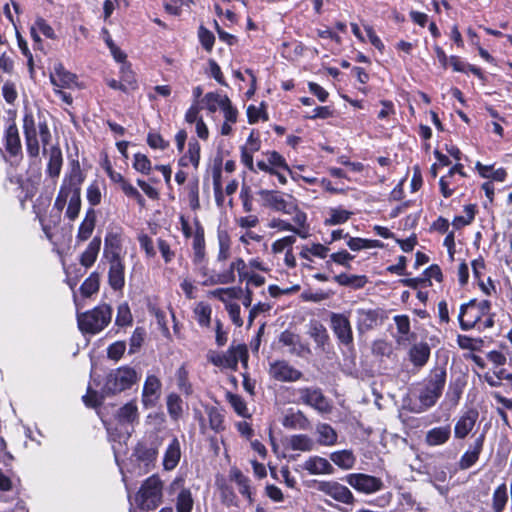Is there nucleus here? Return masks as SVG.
I'll list each match as a JSON object with an SVG mask.
<instances>
[{
  "instance_id": "nucleus-1",
  "label": "nucleus",
  "mask_w": 512,
  "mask_h": 512,
  "mask_svg": "<svg viewBox=\"0 0 512 512\" xmlns=\"http://www.w3.org/2000/svg\"><path fill=\"white\" fill-rule=\"evenodd\" d=\"M84 181V175L82 173L80 164L78 161L71 163L70 171L65 174L60 190L54 202V208L59 213L65 208L67 201L72 198H76L81 195V184Z\"/></svg>"
},
{
  "instance_id": "nucleus-2",
  "label": "nucleus",
  "mask_w": 512,
  "mask_h": 512,
  "mask_svg": "<svg viewBox=\"0 0 512 512\" xmlns=\"http://www.w3.org/2000/svg\"><path fill=\"white\" fill-rule=\"evenodd\" d=\"M112 313L113 309L109 304H100L77 315L78 327L83 333L98 334L109 325Z\"/></svg>"
},
{
  "instance_id": "nucleus-3",
  "label": "nucleus",
  "mask_w": 512,
  "mask_h": 512,
  "mask_svg": "<svg viewBox=\"0 0 512 512\" xmlns=\"http://www.w3.org/2000/svg\"><path fill=\"white\" fill-rule=\"evenodd\" d=\"M140 379L137 371L128 366H120L110 370L106 375L103 392L107 395H116L130 389Z\"/></svg>"
},
{
  "instance_id": "nucleus-4",
  "label": "nucleus",
  "mask_w": 512,
  "mask_h": 512,
  "mask_svg": "<svg viewBox=\"0 0 512 512\" xmlns=\"http://www.w3.org/2000/svg\"><path fill=\"white\" fill-rule=\"evenodd\" d=\"M446 375L444 367H435L431 370L426 386L419 395L421 409L418 412L427 410L436 404L442 395L446 383Z\"/></svg>"
},
{
  "instance_id": "nucleus-5",
  "label": "nucleus",
  "mask_w": 512,
  "mask_h": 512,
  "mask_svg": "<svg viewBox=\"0 0 512 512\" xmlns=\"http://www.w3.org/2000/svg\"><path fill=\"white\" fill-rule=\"evenodd\" d=\"M162 482L158 476L147 478L141 485L136 501L140 510L148 512L156 509L162 500Z\"/></svg>"
},
{
  "instance_id": "nucleus-6",
  "label": "nucleus",
  "mask_w": 512,
  "mask_h": 512,
  "mask_svg": "<svg viewBox=\"0 0 512 512\" xmlns=\"http://www.w3.org/2000/svg\"><path fill=\"white\" fill-rule=\"evenodd\" d=\"M168 496L175 504L176 512H192L194 497L190 488L186 487L182 477H176L166 489Z\"/></svg>"
},
{
  "instance_id": "nucleus-7",
  "label": "nucleus",
  "mask_w": 512,
  "mask_h": 512,
  "mask_svg": "<svg viewBox=\"0 0 512 512\" xmlns=\"http://www.w3.org/2000/svg\"><path fill=\"white\" fill-rule=\"evenodd\" d=\"M330 328L340 345H343L348 349L353 348V330L349 317L346 314L331 312Z\"/></svg>"
},
{
  "instance_id": "nucleus-8",
  "label": "nucleus",
  "mask_w": 512,
  "mask_h": 512,
  "mask_svg": "<svg viewBox=\"0 0 512 512\" xmlns=\"http://www.w3.org/2000/svg\"><path fill=\"white\" fill-rule=\"evenodd\" d=\"M258 194L266 207L284 214H293L296 211L295 199L291 195L267 189L260 190Z\"/></svg>"
},
{
  "instance_id": "nucleus-9",
  "label": "nucleus",
  "mask_w": 512,
  "mask_h": 512,
  "mask_svg": "<svg viewBox=\"0 0 512 512\" xmlns=\"http://www.w3.org/2000/svg\"><path fill=\"white\" fill-rule=\"evenodd\" d=\"M315 484L319 492H322L337 502L346 505H352L355 502V497L350 489L337 481H315Z\"/></svg>"
},
{
  "instance_id": "nucleus-10",
  "label": "nucleus",
  "mask_w": 512,
  "mask_h": 512,
  "mask_svg": "<svg viewBox=\"0 0 512 512\" xmlns=\"http://www.w3.org/2000/svg\"><path fill=\"white\" fill-rule=\"evenodd\" d=\"M346 482L358 492L373 494L383 489L380 478L364 473H352L346 476Z\"/></svg>"
},
{
  "instance_id": "nucleus-11",
  "label": "nucleus",
  "mask_w": 512,
  "mask_h": 512,
  "mask_svg": "<svg viewBox=\"0 0 512 512\" xmlns=\"http://www.w3.org/2000/svg\"><path fill=\"white\" fill-rule=\"evenodd\" d=\"M270 378L279 382H296L303 377V373L293 367L286 360H276L269 364Z\"/></svg>"
},
{
  "instance_id": "nucleus-12",
  "label": "nucleus",
  "mask_w": 512,
  "mask_h": 512,
  "mask_svg": "<svg viewBox=\"0 0 512 512\" xmlns=\"http://www.w3.org/2000/svg\"><path fill=\"white\" fill-rule=\"evenodd\" d=\"M23 131L24 136L39 135L44 147H46L51 140V133L47 123L42 121L40 118L38 122H36L31 112H25L23 118ZM44 152H46V148H44Z\"/></svg>"
},
{
  "instance_id": "nucleus-13",
  "label": "nucleus",
  "mask_w": 512,
  "mask_h": 512,
  "mask_svg": "<svg viewBox=\"0 0 512 512\" xmlns=\"http://www.w3.org/2000/svg\"><path fill=\"white\" fill-rule=\"evenodd\" d=\"M300 400L320 413H328L331 410V406L327 398L323 395L319 388L305 387L298 390Z\"/></svg>"
},
{
  "instance_id": "nucleus-14",
  "label": "nucleus",
  "mask_w": 512,
  "mask_h": 512,
  "mask_svg": "<svg viewBox=\"0 0 512 512\" xmlns=\"http://www.w3.org/2000/svg\"><path fill=\"white\" fill-rule=\"evenodd\" d=\"M482 317V313L476 307V300L461 305L458 319L462 330L467 331L477 325L481 328Z\"/></svg>"
},
{
  "instance_id": "nucleus-15",
  "label": "nucleus",
  "mask_w": 512,
  "mask_h": 512,
  "mask_svg": "<svg viewBox=\"0 0 512 512\" xmlns=\"http://www.w3.org/2000/svg\"><path fill=\"white\" fill-rule=\"evenodd\" d=\"M50 81L55 89H72L77 86V76L56 63L50 72Z\"/></svg>"
},
{
  "instance_id": "nucleus-16",
  "label": "nucleus",
  "mask_w": 512,
  "mask_h": 512,
  "mask_svg": "<svg viewBox=\"0 0 512 512\" xmlns=\"http://www.w3.org/2000/svg\"><path fill=\"white\" fill-rule=\"evenodd\" d=\"M122 229H110L104 240L103 257L105 259L123 258L122 255Z\"/></svg>"
},
{
  "instance_id": "nucleus-17",
  "label": "nucleus",
  "mask_w": 512,
  "mask_h": 512,
  "mask_svg": "<svg viewBox=\"0 0 512 512\" xmlns=\"http://www.w3.org/2000/svg\"><path fill=\"white\" fill-rule=\"evenodd\" d=\"M109 264L108 283L114 291H121L125 286V265L123 258L106 259Z\"/></svg>"
},
{
  "instance_id": "nucleus-18",
  "label": "nucleus",
  "mask_w": 512,
  "mask_h": 512,
  "mask_svg": "<svg viewBox=\"0 0 512 512\" xmlns=\"http://www.w3.org/2000/svg\"><path fill=\"white\" fill-rule=\"evenodd\" d=\"M279 342L289 347V353L298 357H304L311 353L309 346L301 341L298 334L285 330L279 336Z\"/></svg>"
},
{
  "instance_id": "nucleus-19",
  "label": "nucleus",
  "mask_w": 512,
  "mask_h": 512,
  "mask_svg": "<svg viewBox=\"0 0 512 512\" xmlns=\"http://www.w3.org/2000/svg\"><path fill=\"white\" fill-rule=\"evenodd\" d=\"M478 412L474 409H470L462 414L455 423L454 436L456 439H464L475 427L478 420Z\"/></svg>"
},
{
  "instance_id": "nucleus-20",
  "label": "nucleus",
  "mask_w": 512,
  "mask_h": 512,
  "mask_svg": "<svg viewBox=\"0 0 512 512\" xmlns=\"http://www.w3.org/2000/svg\"><path fill=\"white\" fill-rule=\"evenodd\" d=\"M485 435L480 434L474 441L473 445L467 450L459 460V468L466 470L472 467L479 459L480 453L483 449Z\"/></svg>"
},
{
  "instance_id": "nucleus-21",
  "label": "nucleus",
  "mask_w": 512,
  "mask_h": 512,
  "mask_svg": "<svg viewBox=\"0 0 512 512\" xmlns=\"http://www.w3.org/2000/svg\"><path fill=\"white\" fill-rule=\"evenodd\" d=\"M161 389V382L155 375H148L142 391V402L145 406H150L155 403L159 397Z\"/></svg>"
},
{
  "instance_id": "nucleus-22",
  "label": "nucleus",
  "mask_w": 512,
  "mask_h": 512,
  "mask_svg": "<svg viewBox=\"0 0 512 512\" xmlns=\"http://www.w3.org/2000/svg\"><path fill=\"white\" fill-rule=\"evenodd\" d=\"M303 468L307 470L312 475H320V474H332L334 472L333 466L330 462L320 456H312L308 458Z\"/></svg>"
},
{
  "instance_id": "nucleus-23",
  "label": "nucleus",
  "mask_w": 512,
  "mask_h": 512,
  "mask_svg": "<svg viewBox=\"0 0 512 512\" xmlns=\"http://www.w3.org/2000/svg\"><path fill=\"white\" fill-rule=\"evenodd\" d=\"M450 436V425L434 427L426 432L425 443L431 447L440 446L447 443Z\"/></svg>"
},
{
  "instance_id": "nucleus-24",
  "label": "nucleus",
  "mask_w": 512,
  "mask_h": 512,
  "mask_svg": "<svg viewBox=\"0 0 512 512\" xmlns=\"http://www.w3.org/2000/svg\"><path fill=\"white\" fill-rule=\"evenodd\" d=\"M394 322L397 328L396 343L399 346H407L413 336L410 332L409 317L407 315H397L394 317Z\"/></svg>"
},
{
  "instance_id": "nucleus-25",
  "label": "nucleus",
  "mask_w": 512,
  "mask_h": 512,
  "mask_svg": "<svg viewBox=\"0 0 512 512\" xmlns=\"http://www.w3.org/2000/svg\"><path fill=\"white\" fill-rule=\"evenodd\" d=\"M96 225V212L93 208L87 210L83 221L81 222L78 233L76 236L77 242H84L88 240Z\"/></svg>"
},
{
  "instance_id": "nucleus-26",
  "label": "nucleus",
  "mask_w": 512,
  "mask_h": 512,
  "mask_svg": "<svg viewBox=\"0 0 512 512\" xmlns=\"http://www.w3.org/2000/svg\"><path fill=\"white\" fill-rule=\"evenodd\" d=\"M5 148L11 156H17L21 150V141L15 123L10 124L5 131Z\"/></svg>"
},
{
  "instance_id": "nucleus-27",
  "label": "nucleus",
  "mask_w": 512,
  "mask_h": 512,
  "mask_svg": "<svg viewBox=\"0 0 512 512\" xmlns=\"http://www.w3.org/2000/svg\"><path fill=\"white\" fill-rule=\"evenodd\" d=\"M430 347L427 343L414 344L409 350V359L415 367H423L429 360Z\"/></svg>"
},
{
  "instance_id": "nucleus-28",
  "label": "nucleus",
  "mask_w": 512,
  "mask_h": 512,
  "mask_svg": "<svg viewBox=\"0 0 512 512\" xmlns=\"http://www.w3.org/2000/svg\"><path fill=\"white\" fill-rule=\"evenodd\" d=\"M63 164V157L61 149L57 146H53L49 150V160L46 168L47 175L56 180L61 172Z\"/></svg>"
},
{
  "instance_id": "nucleus-29",
  "label": "nucleus",
  "mask_w": 512,
  "mask_h": 512,
  "mask_svg": "<svg viewBox=\"0 0 512 512\" xmlns=\"http://www.w3.org/2000/svg\"><path fill=\"white\" fill-rule=\"evenodd\" d=\"M100 248L101 238L96 236L90 241L86 249L80 255V264L85 268H90L97 260Z\"/></svg>"
},
{
  "instance_id": "nucleus-30",
  "label": "nucleus",
  "mask_w": 512,
  "mask_h": 512,
  "mask_svg": "<svg viewBox=\"0 0 512 512\" xmlns=\"http://www.w3.org/2000/svg\"><path fill=\"white\" fill-rule=\"evenodd\" d=\"M180 457L181 449L179 440L177 438H173L164 455L163 466L165 470H173L179 463Z\"/></svg>"
},
{
  "instance_id": "nucleus-31",
  "label": "nucleus",
  "mask_w": 512,
  "mask_h": 512,
  "mask_svg": "<svg viewBox=\"0 0 512 512\" xmlns=\"http://www.w3.org/2000/svg\"><path fill=\"white\" fill-rule=\"evenodd\" d=\"M196 230L193 237L192 247L194 252V262L200 263L205 257V239H204V229L201 224L196 221Z\"/></svg>"
},
{
  "instance_id": "nucleus-32",
  "label": "nucleus",
  "mask_w": 512,
  "mask_h": 512,
  "mask_svg": "<svg viewBox=\"0 0 512 512\" xmlns=\"http://www.w3.org/2000/svg\"><path fill=\"white\" fill-rule=\"evenodd\" d=\"M331 461L343 470H349L354 467L356 457L352 450H340L330 454Z\"/></svg>"
},
{
  "instance_id": "nucleus-33",
  "label": "nucleus",
  "mask_w": 512,
  "mask_h": 512,
  "mask_svg": "<svg viewBox=\"0 0 512 512\" xmlns=\"http://www.w3.org/2000/svg\"><path fill=\"white\" fill-rule=\"evenodd\" d=\"M209 361L215 366L237 370V359L234 356L233 346H231L224 354H212Z\"/></svg>"
},
{
  "instance_id": "nucleus-34",
  "label": "nucleus",
  "mask_w": 512,
  "mask_h": 512,
  "mask_svg": "<svg viewBox=\"0 0 512 512\" xmlns=\"http://www.w3.org/2000/svg\"><path fill=\"white\" fill-rule=\"evenodd\" d=\"M318 443L323 446H332L337 443L338 435L335 429L329 424L322 423L317 425Z\"/></svg>"
},
{
  "instance_id": "nucleus-35",
  "label": "nucleus",
  "mask_w": 512,
  "mask_h": 512,
  "mask_svg": "<svg viewBox=\"0 0 512 512\" xmlns=\"http://www.w3.org/2000/svg\"><path fill=\"white\" fill-rule=\"evenodd\" d=\"M309 335L321 349L329 343V335L323 324L315 321L312 322L309 328Z\"/></svg>"
},
{
  "instance_id": "nucleus-36",
  "label": "nucleus",
  "mask_w": 512,
  "mask_h": 512,
  "mask_svg": "<svg viewBox=\"0 0 512 512\" xmlns=\"http://www.w3.org/2000/svg\"><path fill=\"white\" fill-rule=\"evenodd\" d=\"M508 502V492L505 483L498 485L492 494L493 512H503Z\"/></svg>"
},
{
  "instance_id": "nucleus-37",
  "label": "nucleus",
  "mask_w": 512,
  "mask_h": 512,
  "mask_svg": "<svg viewBox=\"0 0 512 512\" xmlns=\"http://www.w3.org/2000/svg\"><path fill=\"white\" fill-rule=\"evenodd\" d=\"M295 215L293 217L294 222V233L301 237L302 239H306L309 237V226L307 224V214L298 209L296 205V211L293 212Z\"/></svg>"
},
{
  "instance_id": "nucleus-38",
  "label": "nucleus",
  "mask_w": 512,
  "mask_h": 512,
  "mask_svg": "<svg viewBox=\"0 0 512 512\" xmlns=\"http://www.w3.org/2000/svg\"><path fill=\"white\" fill-rule=\"evenodd\" d=\"M242 292L243 290L240 287H228L215 289L210 292V295L221 302L228 304V300L240 298Z\"/></svg>"
},
{
  "instance_id": "nucleus-39",
  "label": "nucleus",
  "mask_w": 512,
  "mask_h": 512,
  "mask_svg": "<svg viewBox=\"0 0 512 512\" xmlns=\"http://www.w3.org/2000/svg\"><path fill=\"white\" fill-rule=\"evenodd\" d=\"M133 455L148 467L156 459L157 450L144 444H138Z\"/></svg>"
},
{
  "instance_id": "nucleus-40",
  "label": "nucleus",
  "mask_w": 512,
  "mask_h": 512,
  "mask_svg": "<svg viewBox=\"0 0 512 512\" xmlns=\"http://www.w3.org/2000/svg\"><path fill=\"white\" fill-rule=\"evenodd\" d=\"M118 420L122 423H133L138 419V408L135 401H130L121 407L117 413Z\"/></svg>"
},
{
  "instance_id": "nucleus-41",
  "label": "nucleus",
  "mask_w": 512,
  "mask_h": 512,
  "mask_svg": "<svg viewBox=\"0 0 512 512\" xmlns=\"http://www.w3.org/2000/svg\"><path fill=\"white\" fill-rule=\"evenodd\" d=\"M195 319L202 327H209L211 322L212 309L209 304L199 302L194 308Z\"/></svg>"
},
{
  "instance_id": "nucleus-42",
  "label": "nucleus",
  "mask_w": 512,
  "mask_h": 512,
  "mask_svg": "<svg viewBox=\"0 0 512 512\" xmlns=\"http://www.w3.org/2000/svg\"><path fill=\"white\" fill-rule=\"evenodd\" d=\"M206 414L208 416L209 426L213 431L220 432L224 430V416L217 407H206Z\"/></svg>"
},
{
  "instance_id": "nucleus-43",
  "label": "nucleus",
  "mask_w": 512,
  "mask_h": 512,
  "mask_svg": "<svg viewBox=\"0 0 512 512\" xmlns=\"http://www.w3.org/2000/svg\"><path fill=\"white\" fill-rule=\"evenodd\" d=\"M217 238L219 243L217 260L223 262L230 257V237L226 231L221 230L218 231Z\"/></svg>"
},
{
  "instance_id": "nucleus-44",
  "label": "nucleus",
  "mask_w": 512,
  "mask_h": 512,
  "mask_svg": "<svg viewBox=\"0 0 512 512\" xmlns=\"http://www.w3.org/2000/svg\"><path fill=\"white\" fill-rule=\"evenodd\" d=\"M232 480L238 485L239 492L248 498V500L251 502V491H250V485H249V479L242 474L239 470H233L231 474Z\"/></svg>"
},
{
  "instance_id": "nucleus-45",
  "label": "nucleus",
  "mask_w": 512,
  "mask_h": 512,
  "mask_svg": "<svg viewBox=\"0 0 512 512\" xmlns=\"http://www.w3.org/2000/svg\"><path fill=\"white\" fill-rule=\"evenodd\" d=\"M99 290V274L93 272L90 276L82 283L80 287L81 294L85 297H89Z\"/></svg>"
},
{
  "instance_id": "nucleus-46",
  "label": "nucleus",
  "mask_w": 512,
  "mask_h": 512,
  "mask_svg": "<svg viewBox=\"0 0 512 512\" xmlns=\"http://www.w3.org/2000/svg\"><path fill=\"white\" fill-rule=\"evenodd\" d=\"M291 448L300 451H312L314 442L307 435H294L290 439Z\"/></svg>"
},
{
  "instance_id": "nucleus-47",
  "label": "nucleus",
  "mask_w": 512,
  "mask_h": 512,
  "mask_svg": "<svg viewBox=\"0 0 512 512\" xmlns=\"http://www.w3.org/2000/svg\"><path fill=\"white\" fill-rule=\"evenodd\" d=\"M133 317L129 308L128 303H122L117 308V315L115 324L119 327L130 326L132 324Z\"/></svg>"
},
{
  "instance_id": "nucleus-48",
  "label": "nucleus",
  "mask_w": 512,
  "mask_h": 512,
  "mask_svg": "<svg viewBox=\"0 0 512 512\" xmlns=\"http://www.w3.org/2000/svg\"><path fill=\"white\" fill-rule=\"evenodd\" d=\"M167 410L171 418L178 420L182 415V400L177 394H170L167 397Z\"/></svg>"
},
{
  "instance_id": "nucleus-49",
  "label": "nucleus",
  "mask_w": 512,
  "mask_h": 512,
  "mask_svg": "<svg viewBox=\"0 0 512 512\" xmlns=\"http://www.w3.org/2000/svg\"><path fill=\"white\" fill-rule=\"evenodd\" d=\"M329 215L330 217L325 220V224L338 225L345 223L352 215V212L341 208H332L329 211Z\"/></svg>"
},
{
  "instance_id": "nucleus-50",
  "label": "nucleus",
  "mask_w": 512,
  "mask_h": 512,
  "mask_svg": "<svg viewBox=\"0 0 512 512\" xmlns=\"http://www.w3.org/2000/svg\"><path fill=\"white\" fill-rule=\"evenodd\" d=\"M133 168L142 174L149 175L152 170V164L145 154L136 153L133 159Z\"/></svg>"
},
{
  "instance_id": "nucleus-51",
  "label": "nucleus",
  "mask_w": 512,
  "mask_h": 512,
  "mask_svg": "<svg viewBox=\"0 0 512 512\" xmlns=\"http://www.w3.org/2000/svg\"><path fill=\"white\" fill-rule=\"evenodd\" d=\"M347 245L353 251L381 246L378 240H367L363 238H350Z\"/></svg>"
},
{
  "instance_id": "nucleus-52",
  "label": "nucleus",
  "mask_w": 512,
  "mask_h": 512,
  "mask_svg": "<svg viewBox=\"0 0 512 512\" xmlns=\"http://www.w3.org/2000/svg\"><path fill=\"white\" fill-rule=\"evenodd\" d=\"M465 216H456L453 219V226L456 229H459L461 227H464L466 225H469L474 217H475V206L474 205H467L464 207Z\"/></svg>"
},
{
  "instance_id": "nucleus-53",
  "label": "nucleus",
  "mask_w": 512,
  "mask_h": 512,
  "mask_svg": "<svg viewBox=\"0 0 512 512\" xmlns=\"http://www.w3.org/2000/svg\"><path fill=\"white\" fill-rule=\"evenodd\" d=\"M145 335V329L142 327H137L133 331L129 342V354H134L141 348Z\"/></svg>"
},
{
  "instance_id": "nucleus-54",
  "label": "nucleus",
  "mask_w": 512,
  "mask_h": 512,
  "mask_svg": "<svg viewBox=\"0 0 512 512\" xmlns=\"http://www.w3.org/2000/svg\"><path fill=\"white\" fill-rule=\"evenodd\" d=\"M235 273L228 269L222 273L211 276L204 285H216V284H231L235 281Z\"/></svg>"
},
{
  "instance_id": "nucleus-55",
  "label": "nucleus",
  "mask_w": 512,
  "mask_h": 512,
  "mask_svg": "<svg viewBox=\"0 0 512 512\" xmlns=\"http://www.w3.org/2000/svg\"><path fill=\"white\" fill-rule=\"evenodd\" d=\"M126 350L125 341H116L107 348V357L113 361H119Z\"/></svg>"
},
{
  "instance_id": "nucleus-56",
  "label": "nucleus",
  "mask_w": 512,
  "mask_h": 512,
  "mask_svg": "<svg viewBox=\"0 0 512 512\" xmlns=\"http://www.w3.org/2000/svg\"><path fill=\"white\" fill-rule=\"evenodd\" d=\"M220 109L224 113L225 121L235 123L238 111L232 106L230 99H220Z\"/></svg>"
},
{
  "instance_id": "nucleus-57",
  "label": "nucleus",
  "mask_w": 512,
  "mask_h": 512,
  "mask_svg": "<svg viewBox=\"0 0 512 512\" xmlns=\"http://www.w3.org/2000/svg\"><path fill=\"white\" fill-rule=\"evenodd\" d=\"M295 242L296 237L294 235L286 236L273 242L271 245V250L273 253L278 254L283 252L286 248L287 250L292 248V245Z\"/></svg>"
},
{
  "instance_id": "nucleus-58",
  "label": "nucleus",
  "mask_w": 512,
  "mask_h": 512,
  "mask_svg": "<svg viewBox=\"0 0 512 512\" xmlns=\"http://www.w3.org/2000/svg\"><path fill=\"white\" fill-rule=\"evenodd\" d=\"M198 36L203 48L210 52L213 49L215 42V37L213 33L205 27L201 26L199 28Z\"/></svg>"
},
{
  "instance_id": "nucleus-59",
  "label": "nucleus",
  "mask_w": 512,
  "mask_h": 512,
  "mask_svg": "<svg viewBox=\"0 0 512 512\" xmlns=\"http://www.w3.org/2000/svg\"><path fill=\"white\" fill-rule=\"evenodd\" d=\"M334 280L338 284L344 285V286L356 285L358 287H361L364 284L363 277H359V276H355V275H348V274H345V273L336 275L334 277Z\"/></svg>"
},
{
  "instance_id": "nucleus-60",
  "label": "nucleus",
  "mask_w": 512,
  "mask_h": 512,
  "mask_svg": "<svg viewBox=\"0 0 512 512\" xmlns=\"http://www.w3.org/2000/svg\"><path fill=\"white\" fill-rule=\"evenodd\" d=\"M186 156H188L189 162L197 168L200 161V145L197 141H190L188 144V151Z\"/></svg>"
},
{
  "instance_id": "nucleus-61",
  "label": "nucleus",
  "mask_w": 512,
  "mask_h": 512,
  "mask_svg": "<svg viewBox=\"0 0 512 512\" xmlns=\"http://www.w3.org/2000/svg\"><path fill=\"white\" fill-rule=\"evenodd\" d=\"M67 203L68 206L65 213L66 217L71 221H74L78 217L81 209V195L76 198H72L70 201H67Z\"/></svg>"
},
{
  "instance_id": "nucleus-62",
  "label": "nucleus",
  "mask_w": 512,
  "mask_h": 512,
  "mask_svg": "<svg viewBox=\"0 0 512 512\" xmlns=\"http://www.w3.org/2000/svg\"><path fill=\"white\" fill-rule=\"evenodd\" d=\"M362 324L371 328L377 323L378 313L375 310H358Z\"/></svg>"
},
{
  "instance_id": "nucleus-63",
  "label": "nucleus",
  "mask_w": 512,
  "mask_h": 512,
  "mask_svg": "<svg viewBox=\"0 0 512 512\" xmlns=\"http://www.w3.org/2000/svg\"><path fill=\"white\" fill-rule=\"evenodd\" d=\"M2 95L7 103L13 104L18 95L15 84L10 81L5 82L2 86Z\"/></svg>"
},
{
  "instance_id": "nucleus-64",
  "label": "nucleus",
  "mask_w": 512,
  "mask_h": 512,
  "mask_svg": "<svg viewBox=\"0 0 512 512\" xmlns=\"http://www.w3.org/2000/svg\"><path fill=\"white\" fill-rule=\"evenodd\" d=\"M147 143L153 149L164 150L168 147V142H166L160 134L157 133H149L147 136Z\"/></svg>"
}]
</instances>
